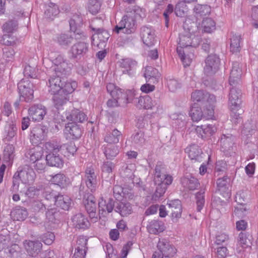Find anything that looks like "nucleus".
<instances>
[{"label": "nucleus", "instance_id": "ea45409f", "mask_svg": "<svg viewBox=\"0 0 258 258\" xmlns=\"http://www.w3.org/2000/svg\"><path fill=\"white\" fill-rule=\"evenodd\" d=\"M220 144L223 152L228 151L233 144V137L231 135H223L220 140Z\"/></svg>", "mask_w": 258, "mask_h": 258}, {"label": "nucleus", "instance_id": "4c0bfd02", "mask_svg": "<svg viewBox=\"0 0 258 258\" xmlns=\"http://www.w3.org/2000/svg\"><path fill=\"white\" fill-rule=\"evenodd\" d=\"M50 176V182L59 186L61 188L65 187L68 184V178L63 174L58 173Z\"/></svg>", "mask_w": 258, "mask_h": 258}, {"label": "nucleus", "instance_id": "a878e982", "mask_svg": "<svg viewBox=\"0 0 258 258\" xmlns=\"http://www.w3.org/2000/svg\"><path fill=\"white\" fill-rule=\"evenodd\" d=\"M241 74L242 71L239 67V63L238 62H234L229 77V84L231 86L236 85L240 81Z\"/></svg>", "mask_w": 258, "mask_h": 258}, {"label": "nucleus", "instance_id": "f3484780", "mask_svg": "<svg viewBox=\"0 0 258 258\" xmlns=\"http://www.w3.org/2000/svg\"><path fill=\"white\" fill-rule=\"evenodd\" d=\"M44 150L47 152H49L46 156V160L47 164L50 166H54L61 167L63 166V161L62 158L59 156V152H54L53 151H49L45 147V144L44 146Z\"/></svg>", "mask_w": 258, "mask_h": 258}, {"label": "nucleus", "instance_id": "4d7b16f0", "mask_svg": "<svg viewBox=\"0 0 258 258\" xmlns=\"http://www.w3.org/2000/svg\"><path fill=\"white\" fill-rule=\"evenodd\" d=\"M127 12L130 13L136 19L138 18H144L146 16L145 11L143 9L137 6H134L133 8L127 9Z\"/></svg>", "mask_w": 258, "mask_h": 258}, {"label": "nucleus", "instance_id": "cd10ccee", "mask_svg": "<svg viewBox=\"0 0 258 258\" xmlns=\"http://www.w3.org/2000/svg\"><path fill=\"white\" fill-rule=\"evenodd\" d=\"M182 186L186 190H194L199 186L198 179L190 175H187L181 179Z\"/></svg>", "mask_w": 258, "mask_h": 258}, {"label": "nucleus", "instance_id": "f704fd0d", "mask_svg": "<svg viewBox=\"0 0 258 258\" xmlns=\"http://www.w3.org/2000/svg\"><path fill=\"white\" fill-rule=\"evenodd\" d=\"M71 203V200L67 195H58L55 198V205L64 210H68Z\"/></svg>", "mask_w": 258, "mask_h": 258}, {"label": "nucleus", "instance_id": "423d86ee", "mask_svg": "<svg viewBox=\"0 0 258 258\" xmlns=\"http://www.w3.org/2000/svg\"><path fill=\"white\" fill-rule=\"evenodd\" d=\"M33 84L30 81L23 79L18 84V88L19 90L20 99L29 102L33 99Z\"/></svg>", "mask_w": 258, "mask_h": 258}, {"label": "nucleus", "instance_id": "4be33fe9", "mask_svg": "<svg viewBox=\"0 0 258 258\" xmlns=\"http://www.w3.org/2000/svg\"><path fill=\"white\" fill-rule=\"evenodd\" d=\"M189 158L195 161L201 162L203 159V152L200 147L197 144H191L185 149Z\"/></svg>", "mask_w": 258, "mask_h": 258}, {"label": "nucleus", "instance_id": "c85d7f7f", "mask_svg": "<svg viewBox=\"0 0 258 258\" xmlns=\"http://www.w3.org/2000/svg\"><path fill=\"white\" fill-rule=\"evenodd\" d=\"M113 98L118 100L119 104H126L129 103L133 99V94L131 91L122 90L120 89L117 91L116 95Z\"/></svg>", "mask_w": 258, "mask_h": 258}, {"label": "nucleus", "instance_id": "5fc2aeb1", "mask_svg": "<svg viewBox=\"0 0 258 258\" xmlns=\"http://www.w3.org/2000/svg\"><path fill=\"white\" fill-rule=\"evenodd\" d=\"M17 22L15 20H11L6 22L3 25L2 28L5 34H10L16 31L17 29Z\"/></svg>", "mask_w": 258, "mask_h": 258}, {"label": "nucleus", "instance_id": "7c9ffc66", "mask_svg": "<svg viewBox=\"0 0 258 258\" xmlns=\"http://www.w3.org/2000/svg\"><path fill=\"white\" fill-rule=\"evenodd\" d=\"M59 13V10L57 5L55 4L50 3L46 6L44 18L48 21H52Z\"/></svg>", "mask_w": 258, "mask_h": 258}, {"label": "nucleus", "instance_id": "e2e57ef3", "mask_svg": "<svg viewBox=\"0 0 258 258\" xmlns=\"http://www.w3.org/2000/svg\"><path fill=\"white\" fill-rule=\"evenodd\" d=\"M132 138L133 144L137 145H141L144 143L145 140L144 133L141 131H139L133 135Z\"/></svg>", "mask_w": 258, "mask_h": 258}, {"label": "nucleus", "instance_id": "1a4fd4ad", "mask_svg": "<svg viewBox=\"0 0 258 258\" xmlns=\"http://www.w3.org/2000/svg\"><path fill=\"white\" fill-rule=\"evenodd\" d=\"M191 99L193 101L201 102L202 104L210 103L215 104L216 97L213 94L202 90H197L191 94Z\"/></svg>", "mask_w": 258, "mask_h": 258}, {"label": "nucleus", "instance_id": "473e14b6", "mask_svg": "<svg viewBox=\"0 0 258 258\" xmlns=\"http://www.w3.org/2000/svg\"><path fill=\"white\" fill-rule=\"evenodd\" d=\"M167 205L171 210V215L173 217L179 218L182 212L181 204L180 200L178 199L169 201Z\"/></svg>", "mask_w": 258, "mask_h": 258}, {"label": "nucleus", "instance_id": "f03ea898", "mask_svg": "<svg viewBox=\"0 0 258 258\" xmlns=\"http://www.w3.org/2000/svg\"><path fill=\"white\" fill-rule=\"evenodd\" d=\"M45 147L49 151L59 152L60 154L67 157L74 155L77 151V147L73 142L60 145L56 141H49L45 143Z\"/></svg>", "mask_w": 258, "mask_h": 258}, {"label": "nucleus", "instance_id": "39448f33", "mask_svg": "<svg viewBox=\"0 0 258 258\" xmlns=\"http://www.w3.org/2000/svg\"><path fill=\"white\" fill-rule=\"evenodd\" d=\"M97 177L94 168L92 165L88 166L86 167L84 175L82 177V184L85 183L88 190L93 192L97 188Z\"/></svg>", "mask_w": 258, "mask_h": 258}, {"label": "nucleus", "instance_id": "412c9836", "mask_svg": "<svg viewBox=\"0 0 258 258\" xmlns=\"http://www.w3.org/2000/svg\"><path fill=\"white\" fill-rule=\"evenodd\" d=\"M230 179L227 176L219 178L217 180L218 190L223 197H230Z\"/></svg>", "mask_w": 258, "mask_h": 258}, {"label": "nucleus", "instance_id": "58836bf2", "mask_svg": "<svg viewBox=\"0 0 258 258\" xmlns=\"http://www.w3.org/2000/svg\"><path fill=\"white\" fill-rule=\"evenodd\" d=\"M47 132V129L45 127L37 126L34 127L31 131V137H33L39 142L44 139Z\"/></svg>", "mask_w": 258, "mask_h": 258}, {"label": "nucleus", "instance_id": "f8f14e48", "mask_svg": "<svg viewBox=\"0 0 258 258\" xmlns=\"http://www.w3.org/2000/svg\"><path fill=\"white\" fill-rule=\"evenodd\" d=\"M83 203L86 210L91 219H97L96 203L95 197L91 194H87L84 196Z\"/></svg>", "mask_w": 258, "mask_h": 258}, {"label": "nucleus", "instance_id": "49530a36", "mask_svg": "<svg viewBox=\"0 0 258 258\" xmlns=\"http://www.w3.org/2000/svg\"><path fill=\"white\" fill-rule=\"evenodd\" d=\"M138 107L146 109H151L154 106V103L151 98L146 95L144 96H140L138 98Z\"/></svg>", "mask_w": 258, "mask_h": 258}, {"label": "nucleus", "instance_id": "680f3d73", "mask_svg": "<svg viewBox=\"0 0 258 258\" xmlns=\"http://www.w3.org/2000/svg\"><path fill=\"white\" fill-rule=\"evenodd\" d=\"M182 2L178 3L175 8V13L177 16L182 17L184 14L183 6H185L184 3H190L197 0H181Z\"/></svg>", "mask_w": 258, "mask_h": 258}, {"label": "nucleus", "instance_id": "aec40b11", "mask_svg": "<svg viewBox=\"0 0 258 258\" xmlns=\"http://www.w3.org/2000/svg\"><path fill=\"white\" fill-rule=\"evenodd\" d=\"M71 221L73 227L78 229H86L90 225L87 218L80 213L74 215L72 217Z\"/></svg>", "mask_w": 258, "mask_h": 258}, {"label": "nucleus", "instance_id": "e433bc0d", "mask_svg": "<svg viewBox=\"0 0 258 258\" xmlns=\"http://www.w3.org/2000/svg\"><path fill=\"white\" fill-rule=\"evenodd\" d=\"M211 11V7L207 5L198 4L194 9L195 15L197 18L209 15Z\"/></svg>", "mask_w": 258, "mask_h": 258}, {"label": "nucleus", "instance_id": "774afa93", "mask_svg": "<svg viewBox=\"0 0 258 258\" xmlns=\"http://www.w3.org/2000/svg\"><path fill=\"white\" fill-rule=\"evenodd\" d=\"M249 239L246 234L243 232H240L238 236V245H239L242 249L246 248L249 244Z\"/></svg>", "mask_w": 258, "mask_h": 258}, {"label": "nucleus", "instance_id": "052dcab7", "mask_svg": "<svg viewBox=\"0 0 258 258\" xmlns=\"http://www.w3.org/2000/svg\"><path fill=\"white\" fill-rule=\"evenodd\" d=\"M167 86L170 91L175 92L180 88L181 84L177 80L169 77L167 78Z\"/></svg>", "mask_w": 258, "mask_h": 258}, {"label": "nucleus", "instance_id": "0e129e2a", "mask_svg": "<svg viewBox=\"0 0 258 258\" xmlns=\"http://www.w3.org/2000/svg\"><path fill=\"white\" fill-rule=\"evenodd\" d=\"M204 193V191L201 190L197 193L196 195V204L197 206V210L198 212L201 211L205 204Z\"/></svg>", "mask_w": 258, "mask_h": 258}, {"label": "nucleus", "instance_id": "37998d69", "mask_svg": "<svg viewBox=\"0 0 258 258\" xmlns=\"http://www.w3.org/2000/svg\"><path fill=\"white\" fill-rule=\"evenodd\" d=\"M121 133L117 129H114L111 133H108L104 137V141L108 144H117L121 137Z\"/></svg>", "mask_w": 258, "mask_h": 258}, {"label": "nucleus", "instance_id": "9b49d317", "mask_svg": "<svg viewBox=\"0 0 258 258\" xmlns=\"http://www.w3.org/2000/svg\"><path fill=\"white\" fill-rule=\"evenodd\" d=\"M154 181L155 183L165 182L167 184H171L172 182V177L165 173L164 166L161 163H158L156 166Z\"/></svg>", "mask_w": 258, "mask_h": 258}, {"label": "nucleus", "instance_id": "864d4df0", "mask_svg": "<svg viewBox=\"0 0 258 258\" xmlns=\"http://www.w3.org/2000/svg\"><path fill=\"white\" fill-rule=\"evenodd\" d=\"M43 154V152L42 149L38 147L31 149L29 153L30 161L32 163H34L36 161L44 157Z\"/></svg>", "mask_w": 258, "mask_h": 258}, {"label": "nucleus", "instance_id": "72a5a7b5", "mask_svg": "<svg viewBox=\"0 0 258 258\" xmlns=\"http://www.w3.org/2000/svg\"><path fill=\"white\" fill-rule=\"evenodd\" d=\"M74 40V37L67 33H61L56 36L55 41L60 46L63 47H68L72 43Z\"/></svg>", "mask_w": 258, "mask_h": 258}, {"label": "nucleus", "instance_id": "c03bdc74", "mask_svg": "<svg viewBox=\"0 0 258 258\" xmlns=\"http://www.w3.org/2000/svg\"><path fill=\"white\" fill-rule=\"evenodd\" d=\"M189 115L194 121L198 122L202 119L204 113L200 107L195 103L190 108Z\"/></svg>", "mask_w": 258, "mask_h": 258}, {"label": "nucleus", "instance_id": "338daca9", "mask_svg": "<svg viewBox=\"0 0 258 258\" xmlns=\"http://www.w3.org/2000/svg\"><path fill=\"white\" fill-rule=\"evenodd\" d=\"M88 239L84 236H79L76 241L75 249L80 250V249H88L87 246Z\"/></svg>", "mask_w": 258, "mask_h": 258}, {"label": "nucleus", "instance_id": "69168bd1", "mask_svg": "<svg viewBox=\"0 0 258 258\" xmlns=\"http://www.w3.org/2000/svg\"><path fill=\"white\" fill-rule=\"evenodd\" d=\"M88 8L90 13L95 14L98 13L100 8V4L98 0H89L88 3Z\"/></svg>", "mask_w": 258, "mask_h": 258}, {"label": "nucleus", "instance_id": "13d9d810", "mask_svg": "<svg viewBox=\"0 0 258 258\" xmlns=\"http://www.w3.org/2000/svg\"><path fill=\"white\" fill-rule=\"evenodd\" d=\"M17 128L13 124H8L5 127V136L8 141H11L16 135Z\"/></svg>", "mask_w": 258, "mask_h": 258}, {"label": "nucleus", "instance_id": "20e7f679", "mask_svg": "<svg viewBox=\"0 0 258 258\" xmlns=\"http://www.w3.org/2000/svg\"><path fill=\"white\" fill-rule=\"evenodd\" d=\"M200 42V39L198 36H195L189 32H184L179 35L178 46L177 48L183 49L184 48H187L188 46L196 47L199 45Z\"/></svg>", "mask_w": 258, "mask_h": 258}, {"label": "nucleus", "instance_id": "6e6552de", "mask_svg": "<svg viewBox=\"0 0 258 258\" xmlns=\"http://www.w3.org/2000/svg\"><path fill=\"white\" fill-rule=\"evenodd\" d=\"M15 176H18L24 183H31L34 182L36 175L33 169L25 165L19 168L15 173Z\"/></svg>", "mask_w": 258, "mask_h": 258}, {"label": "nucleus", "instance_id": "f257e3e1", "mask_svg": "<svg viewBox=\"0 0 258 258\" xmlns=\"http://www.w3.org/2000/svg\"><path fill=\"white\" fill-rule=\"evenodd\" d=\"M52 63L53 65L48 70L50 78L47 85L49 92L55 94L58 92L61 93L64 80L62 76L66 74L68 69H70L71 67L68 66V62L60 55L53 60Z\"/></svg>", "mask_w": 258, "mask_h": 258}, {"label": "nucleus", "instance_id": "09e8293b", "mask_svg": "<svg viewBox=\"0 0 258 258\" xmlns=\"http://www.w3.org/2000/svg\"><path fill=\"white\" fill-rule=\"evenodd\" d=\"M157 184L156 191L152 196V199L154 201H158L160 197L163 196L167 189V187L169 184H167L165 182H161V183H155Z\"/></svg>", "mask_w": 258, "mask_h": 258}, {"label": "nucleus", "instance_id": "79ce46f5", "mask_svg": "<svg viewBox=\"0 0 258 258\" xmlns=\"http://www.w3.org/2000/svg\"><path fill=\"white\" fill-rule=\"evenodd\" d=\"M230 50L233 53L239 52L241 48L242 38L240 35L233 34L230 39Z\"/></svg>", "mask_w": 258, "mask_h": 258}, {"label": "nucleus", "instance_id": "de8ad7c7", "mask_svg": "<svg viewBox=\"0 0 258 258\" xmlns=\"http://www.w3.org/2000/svg\"><path fill=\"white\" fill-rule=\"evenodd\" d=\"M11 215L14 220L23 221L27 217L28 212L26 209L18 207L11 212Z\"/></svg>", "mask_w": 258, "mask_h": 258}, {"label": "nucleus", "instance_id": "8fccbe9b", "mask_svg": "<svg viewBox=\"0 0 258 258\" xmlns=\"http://www.w3.org/2000/svg\"><path fill=\"white\" fill-rule=\"evenodd\" d=\"M203 30L206 33H210L216 29V23L211 18H206L202 23Z\"/></svg>", "mask_w": 258, "mask_h": 258}, {"label": "nucleus", "instance_id": "3c124183", "mask_svg": "<svg viewBox=\"0 0 258 258\" xmlns=\"http://www.w3.org/2000/svg\"><path fill=\"white\" fill-rule=\"evenodd\" d=\"M77 87V83L76 81L66 82L63 81V85L61 89V93L69 96V95L74 91Z\"/></svg>", "mask_w": 258, "mask_h": 258}, {"label": "nucleus", "instance_id": "6ab92c4d", "mask_svg": "<svg viewBox=\"0 0 258 258\" xmlns=\"http://www.w3.org/2000/svg\"><path fill=\"white\" fill-rule=\"evenodd\" d=\"M29 115L34 121H39L43 119L46 113L45 107L41 104L32 106L28 110Z\"/></svg>", "mask_w": 258, "mask_h": 258}, {"label": "nucleus", "instance_id": "4468645a", "mask_svg": "<svg viewBox=\"0 0 258 258\" xmlns=\"http://www.w3.org/2000/svg\"><path fill=\"white\" fill-rule=\"evenodd\" d=\"M64 113L67 120L74 123H83L88 119L87 115L78 109L74 108L70 111L67 110Z\"/></svg>", "mask_w": 258, "mask_h": 258}, {"label": "nucleus", "instance_id": "393cba45", "mask_svg": "<svg viewBox=\"0 0 258 258\" xmlns=\"http://www.w3.org/2000/svg\"><path fill=\"white\" fill-rule=\"evenodd\" d=\"M24 246L29 254L33 256L40 251L42 244L38 240H25L24 242Z\"/></svg>", "mask_w": 258, "mask_h": 258}, {"label": "nucleus", "instance_id": "5701e85b", "mask_svg": "<svg viewBox=\"0 0 258 258\" xmlns=\"http://www.w3.org/2000/svg\"><path fill=\"white\" fill-rule=\"evenodd\" d=\"M64 133L67 138L73 140L79 139L82 135V130L79 125L74 123H68L65 127Z\"/></svg>", "mask_w": 258, "mask_h": 258}, {"label": "nucleus", "instance_id": "a19ab883", "mask_svg": "<svg viewBox=\"0 0 258 258\" xmlns=\"http://www.w3.org/2000/svg\"><path fill=\"white\" fill-rule=\"evenodd\" d=\"M57 214L55 209H51L46 212V219L44 222L43 226L47 229H50L55 220V215Z\"/></svg>", "mask_w": 258, "mask_h": 258}, {"label": "nucleus", "instance_id": "ddd939ff", "mask_svg": "<svg viewBox=\"0 0 258 258\" xmlns=\"http://www.w3.org/2000/svg\"><path fill=\"white\" fill-rule=\"evenodd\" d=\"M140 35L143 43L147 46L154 44L156 41L155 31L152 27L143 26L141 28Z\"/></svg>", "mask_w": 258, "mask_h": 258}, {"label": "nucleus", "instance_id": "a18cd8bd", "mask_svg": "<svg viewBox=\"0 0 258 258\" xmlns=\"http://www.w3.org/2000/svg\"><path fill=\"white\" fill-rule=\"evenodd\" d=\"M115 211L122 217L127 216L132 212V207L129 203H120L116 206Z\"/></svg>", "mask_w": 258, "mask_h": 258}, {"label": "nucleus", "instance_id": "603ef678", "mask_svg": "<svg viewBox=\"0 0 258 258\" xmlns=\"http://www.w3.org/2000/svg\"><path fill=\"white\" fill-rule=\"evenodd\" d=\"M15 148L13 145L9 144L4 150V160L6 162H12L15 156Z\"/></svg>", "mask_w": 258, "mask_h": 258}, {"label": "nucleus", "instance_id": "7ed1b4c3", "mask_svg": "<svg viewBox=\"0 0 258 258\" xmlns=\"http://www.w3.org/2000/svg\"><path fill=\"white\" fill-rule=\"evenodd\" d=\"M137 28L135 19L131 14L124 16L121 20L115 27L113 31L118 34L122 32L125 34L134 33Z\"/></svg>", "mask_w": 258, "mask_h": 258}, {"label": "nucleus", "instance_id": "6e6d98bb", "mask_svg": "<svg viewBox=\"0 0 258 258\" xmlns=\"http://www.w3.org/2000/svg\"><path fill=\"white\" fill-rule=\"evenodd\" d=\"M104 153L107 159H112L119 153L118 147L116 146L108 145L104 148Z\"/></svg>", "mask_w": 258, "mask_h": 258}, {"label": "nucleus", "instance_id": "c756f323", "mask_svg": "<svg viewBox=\"0 0 258 258\" xmlns=\"http://www.w3.org/2000/svg\"><path fill=\"white\" fill-rule=\"evenodd\" d=\"M52 100L54 107L58 110L63 108V106L69 100V96L62 93H57L53 94Z\"/></svg>", "mask_w": 258, "mask_h": 258}, {"label": "nucleus", "instance_id": "0eeeda50", "mask_svg": "<svg viewBox=\"0 0 258 258\" xmlns=\"http://www.w3.org/2000/svg\"><path fill=\"white\" fill-rule=\"evenodd\" d=\"M220 60L215 54L209 55L205 59V66L204 71L207 76L215 74L219 70Z\"/></svg>", "mask_w": 258, "mask_h": 258}, {"label": "nucleus", "instance_id": "b1692460", "mask_svg": "<svg viewBox=\"0 0 258 258\" xmlns=\"http://www.w3.org/2000/svg\"><path fill=\"white\" fill-rule=\"evenodd\" d=\"M160 76V73L157 69L151 66H147L145 68L144 77L147 82L156 84L159 82Z\"/></svg>", "mask_w": 258, "mask_h": 258}, {"label": "nucleus", "instance_id": "9d476101", "mask_svg": "<svg viewBox=\"0 0 258 258\" xmlns=\"http://www.w3.org/2000/svg\"><path fill=\"white\" fill-rule=\"evenodd\" d=\"M117 63L122 73L130 76L134 74L138 67V62L130 57L120 59Z\"/></svg>", "mask_w": 258, "mask_h": 258}, {"label": "nucleus", "instance_id": "bf43d9fd", "mask_svg": "<svg viewBox=\"0 0 258 258\" xmlns=\"http://www.w3.org/2000/svg\"><path fill=\"white\" fill-rule=\"evenodd\" d=\"M177 52L178 53L184 67L189 66L191 62L192 58L190 56L185 55V51L181 48H177Z\"/></svg>", "mask_w": 258, "mask_h": 258}, {"label": "nucleus", "instance_id": "bb28decb", "mask_svg": "<svg viewBox=\"0 0 258 258\" xmlns=\"http://www.w3.org/2000/svg\"><path fill=\"white\" fill-rule=\"evenodd\" d=\"M196 131L201 138H205L213 135L216 131V127L212 124H207L197 126Z\"/></svg>", "mask_w": 258, "mask_h": 258}, {"label": "nucleus", "instance_id": "dca6fc26", "mask_svg": "<svg viewBox=\"0 0 258 258\" xmlns=\"http://www.w3.org/2000/svg\"><path fill=\"white\" fill-rule=\"evenodd\" d=\"M159 249L162 256L170 257L173 256L176 252L174 247L171 245L166 239L160 240L157 245Z\"/></svg>", "mask_w": 258, "mask_h": 258}, {"label": "nucleus", "instance_id": "c9c22d12", "mask_svg": "<svg viewBox=\"0 0 258 258\" xmlns=\"http://www.w3.org/2000/svg\"><path fill=\"white\" fill-rule=\"evenodd\" d=\"M99 211L103 212H107L108 213H111L114 207V201L112 199L108 200L101 199L98 203Z\"/></svg>", "mask_w": 258, "mask_h": 258}, {"label": "nucleus", "instance_id": "2eb2a0df", "mask_svg": "<svg viewBox=\"0 0 258 258\" xmlns=\"http://www.w3.org/2000/svg\"><path fill=\"white\" fill-rule=\"evenodd\" d=\"M88 50V44L84 42H79L74 44L70 50L71 54V59H78L81 58L86 53Z\"/></svg>", "mask_w": 258, "mask_h": 258}, {"label": "nucleus", "instance_id": "a211bd4d", "mask_svg": "<svg viewBox=\"0 0 258 258\" xmlns=\"http://www.w3.org/2000/svg\"><path fill=\"white\" fill-rule=\"evenodd\" d=\"M241 95V91L236 89L234 87L232 88L230 90L229 95L228 105L229 108L236 110L240 109L241 100L240 96Z\"/></svg>", "mask_w": 258, "mask_h": 258}, {"label": "nucleus", "instance_id": "2f4dec72", "mask_svg": "<svg viewBox=\"0 0 258 258\" xmlns=\"http://www.w3.org/2000/svg\"><path fill=\"white\" fill-rule=\"evenodd\" d=\"M147 229L149 233L156 234L163 232L165 229V226L162 221L153 220L147 225Z\"/></svg>", "mask_w": 258, "mask_h": 258}]
</instances>
